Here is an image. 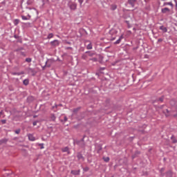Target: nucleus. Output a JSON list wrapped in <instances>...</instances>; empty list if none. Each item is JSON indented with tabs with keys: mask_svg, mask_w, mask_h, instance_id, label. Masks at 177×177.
<instances>
[{
	"mask_svg": "<svg viewBox=\"0 0 177 177\" xmlns=\"http://www.w3.org/2000/svg\"><path fill=\"white\" fill-rule=\"evenodd\" d=\"M118 33V31H117V30L115 29H111L109 31V35H111V41H114V39H115Z\"/></svg>",
	"mask_w": 177,
	"mask_h": 177,
	"instance_id": "f257e3e1",
	"label": "nucleus"
},
{
	"mask_svg": "<svg viewBox=\"0 0 177 177\" xmlns=\"http://www.w3.org/2000/svg\"><path fill=\"white\" fill-rule=\"evenodd\" d=\"M138 0H128L127 3V5L130 6V8H135L138 6Z\"/></svg>",
	"mask_w": 177,
	"mask_h": 177,
	"instance_id": "f03ea898",
	"label": "nucleus"
},
{
	"mask_svg": "<svg viewBox=\"0 0 177 177\" xmlns=\"http://www.w3.org/2000/svg\"><path fill=\"white\" fill-rule=\"evenodd\" d=\"M68 6L71 10H77V3L75 2L69 1Z\"/></svg>",
	"mask_w": 177,
	"mask_h": 177,
	"instance_id": "7ed1b4c3",
	"label": "nucleus"
},
{
	"mask_svg": "<svg viewBox=\"0 0 177 177\" xmlns=\"http://www.w3.org/2000/svg\"><path fill=\"white\" fill-rule=\"evenodd\" d=\"M50 45H52V46H59V44L60 43L59 42V40L55 39L54 41H50Z\"/></svg>",
	"mask_w": 177,
	"mask_h": 177,
	"instance_id": "20e7f679",
	"label": "nucleus"
},
{
	"mask_svg": "<svg viewBox=\"0 0 177 177\" xmlns=\"http://www.w3.org/2000/svg\"><path fill=\"white\" fill-rule=\"evenodd\" d=\"M122 39H124V35H122L119 37V39H118L117 41H115L114 42L115 45H118V44H120L121 41H122Z\"/></svg>",
	"mask_w": 177,
	"mask_h": 177,
	"instance_id": "39448f33",
	"label": "nucleus"
},
{
	"mask_svg": "<svg viewBox=\"0 0 177 177\" xmlns=\"http://www.w3.org/2000/svg\"><path fill=\"white\" fill-rule=\"evenodd\" d=\"M80 172H81V170H72L71 171V174H72V175H80Z\"/></svg>",
	"mask_w": 177,
	"mask_h": 177,
	"instance_id": "423d86ee",
	"label": "nucleus"
},
{
	"mask_svg": "<svg viewBox=\"0 0 177 177\" xmlns=\"http://www.w3.org/2000/svg\"><path fill=\"white\" fill-rule=\"evenodd\" d=\"M160 30H161V31H162V32H167L168 29L167 28V27L164 26H160Z\"/></svg>",
	"mask_w": 177,
	"mask_h": 177,
	"instance_id": "0eeeda50",
	"label": "nucleus"
},
{
	"mask_svg": "<svg viewBox=\"0 0 177 177\" xmlns=\"http://www.w3.org/2000/svg\"><path fill=\"white\" fill-rule=\"evenodd\" d=\"M21 17L22 20H30V19H31V15H28V17L24 15H21Z\"/></svg>",
	"mask_w": 177,
	"mask_h": 177,
	"instance_id": "6e6552de",
	"label": "nucleus"
},
{
	"mask_svg": "<svg viewBox=\"0 0 177 177\" xmlns=\"http://www.w3.org/2000/svg\"><path fill=\"white\" fill-rule=\"evenodd\" d=\"M27 102H28V103H32V102H34V97H32V96H28V97H27Z\"/></svg>",
	"mask_w": 177,
	"mask_h": 177,
	"instance_id": "1a4fd4ad",
	"label": "nucleus"
},
{
	"mask_svg": "<svg viewBox=\"0 0 177 177\" xmlns=\"http://www.w3.org/2000/svg\"><path fill=\"white\" fill-rule=\"evenodd\" d=\"M77 157L78 160H82V161L85 160V158H84V156H82L81 153H78Z\"/></svg>",
	"mask_w": 177,
	"mask_h": 177,
	"instance_id": "9d476101",
	"label": "nucleus"
},
{
	"mask_svg": "<svg viewBox=\"0 0 177 177\" xmlns=\"http://www.w3.org/2000/svg\"><path fill=\"white\" fill-rule=\"evenodd\" d=\"M171 140L172 143H174V144L177 143V139L175 137V136H174V135L171 136Z\"/></svg>",
	"mask_w": 177,
	"mask_h": 177,
	"instance_id": "9b49d317",
	"label": "nucleus"
},
{
	"mask_svg": "<svg viewBox=\"0 0 177 177\" xmlns=\"http://www.w3.org/2000/svg\"><path fill=\"white\" fill-rule=\"evenodd\" d=\"M23 84H24V85H25V86H27V85H28V84H30V80H28V79H25V80L23 81Z\"/></svg>",
	"mask_w": 177,
	"mask_h": 177,
	"instance_id": "f8f14e48",
	"label": "nucleus"
},
{
	"mask_svg": "<svg viewBox=\"0 0 177 177\" xmlns=\"http://www.w3.org/2000/svg\"><path fill=\"white\" fill-rule=\"evenodd\" d=\"M50 120L51 121H56V116L55 115V114L52 113L50 115Z\"/></svg>",
	"mask_w": 177,
	"mask_h": 177,
	"instance_id": "ddd939ff",
	"label": "nucleus"
},
{
	"mask_svg": "<svg viewBox=\"0 0 177 177\" xmlns=\"http://www.w3.org/2000/svg\"><path fill=\"white\" fill-rule=\"evenodd\" d=\"M28 139H29V140L34 142V140H35V137L34 136H32V134H30L28 136Z\"/></svg>",
	"mask_w": 177,
	"mask_h": 177,
	"instance_id": "4468645a",
	"label": "nucleus"
},
{
	"mask_svg": "<svg viewBox=\"0 0 177 177\" xmlns=\"http://www.w3.org/2000/svg\"><path fill=\"white\" fill-rule=\"evenodd\" d=\"M77 145H78L80 147H82V148L85 147V142H77Z\"/></svg>",
	"mask_w": 177,
	"mask_h": 177,
	"instance_id": "2eb2a0df",
	"label": "nucleus"
},
{
	"mask_svg": "<svg viewBox=\"0 0 177 177\" xmlns=\"http://www.w3.org/2000/svg\"><path fill=\"white\" fill-rule=\"evenodd\" d=\"M20 23V19H16L13 21L14 26H17Z\"/></svg>",
	"mask_w": 177,
	"mask_h": 177,
	"instance_id": "dca6fc26",
	"label": "nucleus"
},
{
	"mask_svg": "<svg viewBox=\"0 0 177 177\" xmlns=\"http://www.w3.org/2000/svg\"><path fill=\"white\" fill-rule=\"evenodd\" d=\"M166 177H172V171L171 170L166 172Z\"/></svg>",
	"mask_w": 177,
	"mask_h": 177,
	"instance_id": "f3484780",
	"label": "nucleus"
},
{
	"mask_svg": "<svg viewBox=\"0 0 177 177\" xmlns=\"http://www.w3.org/2000/svg\"><path fill=\"white\" fill-rule=\"evenodd\" d=\"M167 12H169V8H162V13H167Z\"/></svg>",
	"mask_w": 177,
	"mask_h": 177,
	"instance_id": "a211bd4d",
	"label": "nucleus"
},
{
	"mask_svg": "<svg viewBox=\"0 0 177 177\" xmlns=\"http://www.w3.org/2000/svg\"><path fill=\"white\" fill-rule=\"evenodd\" d=\"M62 151L63 153H67V151H68V147H65L62 148Z\"/></svg>",
	"mask_w": 177,
	"mask_h": 177,
	"instance_id": "6ab92c4d",
	"label": "nucleus"
},
{
	"mask_svg": "<svg viewBox=\"0 0 177 177\" xmlns=\"http://www.w3.org/2000/svg\"><path fill=\"white\" fill-rule=\"evenodd\" d=\"M164 171H165V168L162 167L160 169V173L161 176H164L165 174H164Z\"/></svg>",
	"mask_w": 177,
	"mask_h": 177,
	"instance_id": "aec40b11",
	"label": "nucleus"
},
{
	"mask_svg": "<svg viewBox=\"0 0 177 177\" xmlns=\"http://www.w3.org/2000/svg\"><path fill=\"white\" fill-rule=\"evenodd\" d=\"M86 53H88L90 57H92V56H95V53H92L91 51H86Z\"/></svg>",
	"mask_w": 177,
	"mask_h": 177,
	"instance_id": "412c9836",
	"label": "nucleus"
},
{
	"mask_svg": "<svg viewBox=\"0 0 177 177\" xmlns=\"http://www.w3.org/2000/svg\"><path fill=\"white\" fill-rule=\"evenodd\" d=\"M8 142V139L4 138V139H1L0 140V145H2L3 143H6Z\"/></svg>",
	"mask_w": 177,
	"mask_h": 177,
	"instance_id": "4be33fe9",
	"label": "nucleus"
},
{
	"mask_svg": "<svg viewBox=\"0 0 177 177\" xmlns=\"http://www.w3.org/2000/svg\"><path fill=\"white\" fill-rule=\"evenodd\" d=\"M20 50H24V48L19 47L18 48L15 50V52H20Z\"/></svg>",
	"mask_w": 177,
	"mask_h": 177,
	"instance_id": "5701e85b",
	"label": "nucleus"
},
{
	"mask_svg": "<svg viewBox=\"0 0 177 177\" xmlns=\"http://www.w3.org/2000/svg\"><path fill=\"white\" fill-rule=\"evenodd\" d=\"M92 48H93L92 43L90 42V43L87 45L86 49L91 50V49H92Z\"/></svg>",
	"mask_w": 177,
	"mask_h": 177,
	"instance_id": "b1692460",
	"label": "nucleus"
},
{
	"mask_svg": "<svg viewBox=\"0 0 177 177\" xmlns=\"http://www.w3.org/2000/svg\"><path fill=\"white\" fill-rule=\"evenodd\" d=\"M25 62H26L27 63H31V62H32V59H31L30 57H28L25 59Z\"/></svg>",
	"mask_w": 177,
	"mask_h": 177,
	"instance_id": "393cba45",
	"label": "nucleus"
},
{
	"mask_svg": "<svg viewBox=\"0 0 177 177\" xmlns=\"http://www.w3.org/2000/svg\"><path fill=\"white\" fill-rule=\"evenodd\" d=\"M50 38H53V33H49L47 36V39H50Z\"/></svg>",
	"mask_w": 177,
	"mask_h": 177,
	"instance_id": "a878e982",
	"label": "nucleus"
},
{
	"mask_svg": "<svg viewBox=\"0 0 177 177\" xmlns=\"http://www.w3.org/2000/svg\"><path fill=\"white\" fill-rule=\"evenodd\" d=\"M103 160L105 162H109L110 161L109 157L103 158Z\"/></svg>",
	"mask_w": 177,
	"mask_h": 177,
	"instance_id": "bb28decb",
	"label": "nucleus"
},
{
	"mask_svg": "<svg viewBox=\"0 0 177 177\" xmlns=\"http://www.w3.org/2000/svg\"><path fill=\"white\" fill-rule=\"evenodd\" d=\"M24 26H26V27H30L31 26V23L27 22V23H22Z\"/></svg>",
	"mask_w": 177,
	"mask_h": 177,
	"instance_id": "cd10ccee",
	"label": "nucleus"
},
{
	"mask_svg": "<svg viewBox=\"0 0 177 177\" xmlns=\"http://www.w3.org/2000/svg\"><path fill=\"white\" fill-rule=\"evenodd\" d=\"M111 9V10H115V9H117V5H112Z\"/></svg>",
	"mask_w": 177,
	"mask_h": 177,
	"instance_id": "c85d7f7f",
	"label": "nucleus"
},
{
	"mask_svg": "<svg viewBox=\"0 0 177 177\" xmlns=\"http://www.w3.org/2000/svg\"><path fill=\"white\" fill-rule=\"evenodd\" d=\"M21 74H23V73H16V72L12 73V75H21Z\"/></svg>",
	"mask_w": 177,
	"mask_h": 177,
	"instance_id": "c756f323",
	"label": "nucleus"
},
{
	"mask_svg": "<svg viewBox=\"0 0 177 177\" xmlns=\"http://www.w3.org/2000/svg\"><path fill=\"white\" fill-rule=\"evenodd\" d=\"M80 107H77L73 109V113H78L80 111Z\"/></svg>",
	"mask_w": 177,
	"mask_h": 177,
	"instance_id": "7c9ffc66",
	"label": "nucleus"
},
{
	"mask_svg": "<svg viewBox=\"0 0 177 177\" xmlns=\"http://www.w3.org/2000/svg\"><path fill=\"white\" fill-rule=\"evenodd\" d=\"M90 60H91V62H97V58H96V57L91 58Z\"/></svg>",
	"mask_w": 177,
	"mask_h": 177,
	"instance_id": "2f4dec72",
	"label": "nucleus"
},
{
	"mask_svg": "<svg viewBox=\"0 0 177 177\" xmlns=\"http://www.w3.org/2000/svg\"><path fill=\"white\" fill-rule=\"evenodd\" d=\"M67 120H68L67 116H64V120H61V122H67Z\"/></svg>",
	"mask_w": 177,
	"mask_h": 177,
	"instance_id": "473e14b6",
	"label": "nucleus"
},
{
	"mask_svg": "<svg viewBox=\"0 0 177 177\" xmlns=\"http://www.w3.org/2000/svg\"><path fill=\"white\" fill-rule=\"evenodd\" d=\"M21 129H17V130L15 131V133H17V135H19V133H20L21 132Z\"/></svg>",
	"mask_w": 177,
	"mask_h": 177,
	"instance_id": "72a5a7b5",
	"label": "nucleus"
},
{
	"mask_svg": "<svg viewBox=\"0 0 177 177\" xmlns=\"http://www.w3.org/2000/svg\"><path fill=\"white\" fill-rule=\"evenodd\" d=\"M83 171H84V172H88V171H89V167H84Z\"/></svg>",
	"mask_w": 177,
	"mask_h": 177,
	"instance_id": "f704fd0d",
	"label": "nucleus"
},
{
	"mask_svg": "<svg viewBox=\"0 0 177 177\" xmlns=\"http://www.w3.org/2000/svg\"><path fill=\"white\" fill-rule=\"evenodd\" d=\"M78 2L80 5V8L82 6V3H84V0H78Z\"/></svg>",
	"mask_w": 177,
	"mask_h": 177,
	"instance_id": "c9c22d12",
	"label": "nucleus"
},
{
	"mask_svg": "<svg viewBox=\"0 0 177 177\" xmlns=\"http://www.w3.org/2000/svg\"><path fill=\"white\" fill-rule=\"evenodd\" d=\"M19 53H20V55H21V56H24V57H26V53L21 51V52H19Z\"/></svg>",
	"mask_w": 177,
	"mask_h": 177,
	"instance_id": "e433bc0d",
	"label": "nucleus"
},
{
	"mask_svg": "<svg viewBox=\"0 0 177 177\" xmlns=\"http://www.w3.org/2000/svg\"><path fill=\"white\" fill-rule=\"evenodd\" d=\"M84 139H85V136L83 137V138H82V139H81V140L77 141V142H81V143H85V141H84Z\"/></svg>",
	"mask_w": 177,
	"mask_h": 177,
	"instance_id": "4c0bfd02",
	"label": "nucleus"
},
{
	"mask_svg": "<svg viewBox=\"0 0 177 177\" xmlns=\"http://www.w3.org/2000/svg\"><path fill=\"white\" fill-rule=\"evenodd\" d=\"M166 5H169V6H171V7L174 6V4L172 3V2H167L166 3Z\"/></svg>",
	"mask_w": 177,
	"mask_h": 177,
	"instance_id": "58836bf2",
	"label": "nucleus"
},
{
	"mask_svg": "<svg viewBox=\"0 0 177 177\" xmlns=\"http://www.w3.org/2000/svg\"><path fill=\"white\" fill-rule=\"evenodd\" d=\"M82 59H83L84 60H86V55H83L82 56Z\"/></svg>",
	"mask_w": 177,
	"mask_h": 177,
	"instance_id": "ea45409f",
	"label": "nucleus"
},
{
	"mask_svg": "<svg viewBox=\"0 0 177 177\" xmlns=\"http://www.w3.org/2000/svg\"><path fill=\"white\" fill-rule=\"evenodd\" d=\"M48 60H49V59H48V60L46 62L45 66H47V67H50V64H48Z\"/></svg>",
	"mask_w": 177,
	"mask_h": 177,
	"instance_id": "a19ab883",
	"label": "nucleus"
},
{
	"mask_svg": "<svg viewBox=\"0 0 177 177\" xmlns=\"http://www.w3.org/2000/svg\"><path fill=\"white\" fill-rule=\"evenodd\" d=\"M159 101L161 102H164V97H160Z\"/></svg>",
	"mask_w": 177,
	"mask_h": 177,
	"instance_id": "79ce46f5",
	"label": "nucleus"
},
{
	"mask_svg": "<svg viewBox=\"0 0 177 177\" xmlns=\"http://www.w3.org/2000/svg\"><path fill=\"white\" fill-rule=\"evenodd\" d=\"M1 124H6V120H2Z\"/></svg>",
	"mask_w": 177,
	"mask_h": 177,
	"instance_id": "37998d69",
	"label": "nucleus"
},
{
	"mask_svg": "<svg viewBox=\"0 0 177 177\" xmlns=\"http://www.w3.org/2000/svg\"><path fill=\"white\" fill-rule=\"evenodd\" d=\"M159 42H162V39H158L157 44H158Z\"/></svg>",
	"mask_w": 177,
	"mask_h": 177,
	"instance_id": "c03bdc74",
	"label": "nucleus"
},
{
	"mask_svg": "<svg viewBox=\"0 0 177 177\" xmlns=\"http://www.w3.org/2000/svg\"><path fill=\"white\" fill-rule=\"evenodd\" d=\"M40 149H44V144H39Z\"/></svg>",
	"mask_w": 177,
	"mask_h": 177,
	"instance_id": "a18cd8bd",
	"label": "nucleus"
},
{
	"mask_svg": "<svg viewBox=\"0 0 177 177\" xmlns=\"http://www.w3.org/2000/svg\"><path fill=\"white\" fill-rule=\"evenodd\" d=\"M14 38H15V39H19V36L15 35H14Z\"/></svg>",
	"mask_w": 177,
	"mask_h": 177,
	"instance_id": "49530a36",
	"label": "nucleus"
},
{
	"mask_svg": "<svg viewBox=\"0 0 177 177\" xmlns=\"http://www.w3.org/2000/svg\"><path fill=\"white\" fill-rule=\"evenodd\" d=\"M100 70L101 71H103L104 70H106V68L102 67V68H100Z\"/></svg>",
	"mask_w": 177,
	"mask_h": 177,
	"instance_id": "de8ad7c7",
	"label": "nucleus"
},
{
	"mask_svg": "<svg viewBox=\"0 0 177 177\" xmlns=\"http://www.w3.org/2000/svg\"><path fill=\"white\" fill-rule=\"evenodd\" d=\"M37 121L33 122V127H35V125H37Z\"/></svg>",
	"mask_w": 177,
	"mask_h": 177,
	"instance_id": "09e8293b",
	"label": "nucleus"
},
{
	"mask_svg": "<svg viewBox=\"0 0 177 177\" xmlns=\"http://www.w3.org/2000/svg\"><path fill=\"white\" fill-rule=\"evenodd\" d=\"M174 1H175V3H176V9H177V1H176V0H174Z\"/></svg>",
	"mask_w": 177,
	"mask_h": 177,
	"instance_id": "8fccbe9b",
	"label": "nucleus"
},
{
	"mask_svg": "<svg viewBox=\"0 0 177 177\" xmlns=\"http://www.w3.org/2000/svg\"><path fill=\"white\" fill-rule=\"evenodd\" d=\"M66 49L69 50V49H73V48L72 47H66Z\"/></svg>",
	"mask_w": 177,
	"mask_h": 177,
	"instance_id": "3c124183",
	"label": "nucleus"
},
{
	"mask_svg": "<svg viewBox=\"0 0 177 177\" xmlns=\"http://www.w3.org/2000/svg\"><path fill=\"white\" fill-rule=\"evenodd\" d=\"M46 67H47L46 65H44V66H42V70H45Z\"/></svg>",
	"mask_w": 177,
	"mask_h": 177,
	"instance_id": "603ef678",
	"label": "nucleus"
},
{
	"mask_svg": "<svg viewBox=\"0 0 177 177\" xmlns=\"http://www.w3.org/2000/svg\"><path fill=\"white\" fill-rule=\"evenodd\" d=\"M1 3H2V5H5L6 2L5 1H2Z\"/></svg>",
	"mask_w": 177,
	"mask_h": 177,
	"instance_id": "864d4df0",
	"label": "nucleus"
},
{
	"mask_svg": "<svg viewBox=\"0 0 177 177\" xmlns=\"http://www.w3.org/2000/svg\"><path fill=\"white\" fill-rule=\"evenodd\" d=\"M138 47H136V48H133V50H136V49H138Z\"/></svg>",
	"mask_w": 177,
	"mask_h": 177,
	"instance_id": "5fc2aeb1",
	"label": "nucleus"
},
{
	"mask_svg": "<svg viewBox=\"0 0 177 177\" xmlns=\"http://www.w3.org/2000/svg\"><path fill=\"white\" fill-rule=\"evenodd\" d=\"M170 103L171 104H172V103H174V100H171ZM172 105L174 106V104H172Z\"/></svg>",
	"mask_w": 177,
	"mask_h": 177,
	"instance_id": "6e6d98bb",
	"label": "nucleus"
},
{
	"mask_svg": "<svg viewBox=\"0 0 177 177\" xmlns=\"http://www.w3.org/2000/svg\"><path fill=\"white\" fill-rule=\"evenodd\" d=\"M58 106H62V104H55V107H57Z\"/></svg>",
	"mask_w": 177,
	"mask_h": 177,
	"instance_id": "4d7b16f0",
	"label": "nucleus"
},
{
	"mask_svg": "<svg viewBox=\"0 0 177 177\" xmlns=\"http://www.w3.org/2000/svg\"><path fill=\"white\" fill-rule=\"evenodd\" d=\"M1 114H3V111H2L0 112V115H1Z\"/></svg>",
	"mask_w": 177,
	"mask_h": 177,
	"instance_id": "13d9d810",
	"label": "nucleus"
},
{
	"mask_svg": "<svg viewBox=\"0 0 177 177\" xmlns=\"http://www.w3.org/2000/svg\"><path fill=\"white\" fill-rule=\"evenodd\" d=\"M167 113H169V111L168 109H166Z\"/></svg>",
	"mask_w": 177,
	"mask_h": 177,
	"instance_id": "bf43d9fd",
	"label": "nucleus"
},
{
	"mask_svg": "<svg viewBox=\"0 0 177 177\" xmlns=\"http://www.w3.org/2000/svg\"><path fill=\"white\" fill-rule=\"evenodd\" d=\"M126 23H129V21H126Z\"/></svg>",
	"mask_w": 177,
	"mask_h": 177,
	"instance_id": "052dcab7",
	"label": "nucleus"
},
{
	"mask_svg": "<svg viewBox=\"0 0 177 177\" xmlns=\"http://www.w3.org/2000/svg\"><path fill=\"white\" fill-rule=\"evenodd\" d=\"M146 9H149V7H147Z\"/></svg>",
	"mask_w": 177,
	"mask_h": 177,
	"instance_id": "680f3d73",
	"label": "nucleus"
},
{
	"mask_svg": "<svg viewBox=\"0 0 177 177\" xmlns=\"http://www.w3.org/2000/svg\"><path fill=\"white\" fill-rule=\"evenodd\" d=\"M133 158H135V156H133Z\"/></svg>",
	"mask_w": 177,
	"mask_h": 177,
	"instance_id": "e2e57ef3",
	"label": "nucleus"
}]
</instances>
